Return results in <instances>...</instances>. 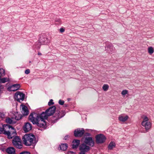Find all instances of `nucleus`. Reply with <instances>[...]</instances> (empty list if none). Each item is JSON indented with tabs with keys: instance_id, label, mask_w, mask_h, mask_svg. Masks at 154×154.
Segmentation results:
<instances>
[{
	"instance_id": "26",
	"label": "nucleus",
	"mask_w": 154,
	"mask_h": 154,
	"mask_svg": "<svg viewBox=\"0 0 154 154\" xmlns=\"http://www.w3.org/2000/svg\"><path fill=\"white\" fill-rule=\"evenodd\" d=\"M9 79L8 78H4L1 79V77L0 78V82L4 83L6 82H9Z\"/></svg>"
},
{
	"instance_id": "16",
	"label": "nucleus",
	"mask_w": 154,
	"mask_h": 154,
	"mask_svg": "<svg viewBox=\"0 0 154 154\" xmlns=\"http://www.w3.org/2000/svg\"><path fill=\"white\" fill-rule=\"evenodd\" d=\"M36 124L39 127H44L46 125V123L45 120L39 119Z\"/></svg>"
},
{
	"instance_id": "9",
	"label": "nucleus",
	"mask_w": 154,
	"mask_h": 154,
	"mask_svg": "<svg viewBox=\"0 0 154 154\" xmlns=\"http://www.w3.org/2000/svg\"><path fill=\"white\" fill-rule=\"evenodd\" d=\"M85 131L83 128H78L74 131V134L75 137H81L84 134Z\"/></svg>"
},
{
	"instance_id": "10",
	"label": "nucleus",
	"mask_w": 154,
	"mask_h": 154,
	"mask_svg": "<svg viewBox=\"0 0 154 154\" xmlns=\"http://www.w3.org/2000/svg\"><path fill=\"white\" fill-rule=\"evenodd\" d=\"M56 109V107L55 106H53L49 107L46 110L48 116H50L52 115L55 112Z\"/></svg>"
},
{
	"instance_id": "28",
	"label": "nucleus",
	"mask_w": 154,
	"mask_h": 154,
	"mask_svg": "<svg viewBox=\"0 0 154 154\" xmlns=\"http://www.w3.org/2000/svg\"><path fill=\"white\" fill-rule=\"evenodd\" d=\"M148 53L150 55L152 54L154 52V50L153 47H149L148 48Z\"/></svg>"
},
{
	"instance_id": "5",
	"label": "nucleus",
	"mask_w": 154,
	"mask_h": 154,
	"mask_svg": "<svg viewBox=\"0 0 154 154\" xmlns=\"http://www.w3.org/2000/svg\"><path fill=\"white\" fill-rule=\"evenodd\" d=\"M29 119L33 124H36L37 123L39 119L38 114L35 112L30 114Z\"/></svg>"
},
{
	"instance_id": "34",
	"label": "nucleus",
	"mask_w": 154,
	"mask_h": 154,
	"mask_svg": "<svg viewBox=\"0 0 154 154\" xmlns=\"http://www.w3.org/2000/svg\"><path fill=\"white\" fill-rule=\"evenodd\" d=\"M58 103L60 105H62L64 104V101L63 100H59Z\"/></svg>"
},
{
	"instance_id": "2",
	"label": "nucleus",
	"mask_w": 154,
	"mask_h": 154,
	"mask_svg": "<svg viewBox=\"0 0 154 154\" xmlns=\"http://www.w3.org/2000/svg\"><path fill=\"white\" fill-rule=\"evenodd\" d=\"M5 127L9 129L8 131H5L3 132V134L7 136L8 138L11 139L16 136L17 133L16 130L14 127L8 125H6Z\"/></svg>"
},
{
	"instance_id": "13",
	"label": "nucleus",
	"mask_w": 154,
	"mask_h": 154,
	"mask_svg": "<svg viewBox=\"0 0 154 154\" xmlns=\"http://www.w3.org/2000/svg\"><path fill=\"white\" fill-rule=\"evenodd\" d=\"M106 50L109 54H112L114 52L115 48L111 44L107 45L105 47Z\"/></svg>"
},
{
	"instance_id": "11",
	"label": "nucleus",
	"mask_w": 154,
	"mask_h": 154,
	"mask_svg": "<svg viewBox=\"0 0 154 154\" xmlns=\"http://www.w3.org/2000/svg\"><path fill=\"white\" fill-rule=\"evenodd\" d=\"M65 114V112L64 111L62 110L60 112L59 111L57 114L56 113L55 116L53 117V119L57 120L63 117Z\"/></svg>"
},
{
	"instance_id": "14",
	"label": "nucleus",
	"mask_w": 154,
	"mask_h": 154,
	"mask_svg": "<svg viewBox=\"0 0 154 154\" xmlns=\"http://www.w3.org/2000/svg\"><path fill=\"white\" fill-rule=\"evenodd\" d=\"M20 87V85L19 84H15L9 87L8 89L10 91H15L18 90Z\"/></svg>"
},
{
	"instance_id": "22",
	"label": "nucleus",
	"mask_w": 154,
	"mask_h": 154,
	"mask_svg": "<svg viewBox=\"0 0 154 154\" xmlns=\"http://www.w3.org/2000/svg\"><path fill=\"white\" fill-rule=\"evenodd\" d=\"M39 41L40 43L42 44H44L45 43H46L47 41V38L43 37V35H41L40 37L39 38Z\"/></svg>"
},
{
	"instance_id": "25",
	"label": "nucleus",
	"mask_w": 154,
	"mask_h": 154,
	"mask_svg": "<svg viewBox=\"0 0 154 154\" xmlns=\"http://www.w3.org/2000/svg\"><path fill=\"white\" fill-rule=\"evenodd\" d=\"M67 144H62L60 145V149L63 151L66 150L67 149Z\"/></svg>"
},
{
	"instance_id": "6",
	"label": "nucleus",
	"mask_w": 154,
	"mask_h": 154,
	"mask_svg": "<svg viewBox=\"0 0 154 154\" xmlns=\"http://www.w3.org/2000/svg\"><path fill=\"white\" fill-rule=\"evenodd\" d=\"M25 94L20 91L17 92L15 94L14 98L18 102L23 101L25 98Z\"/></svg>"
},
{
	"instance_id": "23",
	"label": "nucleus",
	"mask_w": 154,
	"mask_h": 154,
	"mask_svg": "<svg viewBox=\"0 0 154 154\" xmlns=\"http://www.w3.org/2000/svg\"><path fill=\"white\" fill-rule=\"evenodd\" d=\"M14 117H12L11 118H7L6 119V122L7 123L10 124H14L15 123V122L14 121Z\"/></svg>"
},
{
	"instance_id": "1",
	"label": "nucleus",
	"mask_w": 154,
	"mask_h": 154,
	"mask_svg": "<svg viewBox=\"0 0 154 154\" xmlns=\"http://www.w3.org/2000/svg\"><path fill=\"white\" fill-rule=\"evenodd\" d=\"M24 144L26 146L33 145L35 142V136L32 134H26L22 137Z\"/></svg>"
},
{
	"instance_id": "3",
	"label": "nucleus",
	"mask_w": 154,
	"mask_h": 154,
	"mask_svg": "<svg viewBox=\"0 0 154 154\" xmlns=\"http://www.w3.org/2000/svg\"><path fill=\"white\" fill-rule=\"evenodd\" d=\"M13 146L16 148L21 149L23 147L21 139L18 136H15L12 140Z\"/></svg>"
},
{
	"instance_id": "7",
	"label": "nucleus",
	"mask_w": 154,
	"mask_h": 154,
	"mask_svg": "<svg viewBox=\"0 0 154 154\" xmlns=\"http://www.w3.org/2000/svg\"><path fill=\"white\" fill-rule=\"evenodd\" d=\"M96 139L97 143H101L105 141L106 137L104 135L100 134L96 136Z\"/></svg>"
},
{
	"instance_id": "42",
	"label": "nucleus",
	"mask_w": 154,
	"mask_h": 154,
	"mask_svg": "<svg viewBox=\"0 0 154 154\" xmlns=\"http://www.w3.org/2000/svg\"><path fill=\"white\" fill-rule=\"evenodd\" d=\"M4 115L3 114H1V117L2 118H3V117H4Z\"/></svg>"
},
{
	"instance_id": "35",
	"label": "nucleus",
	"mask_w": 154,
	"mask_h": 154,
	"mask_svg": "<svg viewBox=\"0 0 154 154\" xmlns=\"http://www.w3.org/2000/svg\"><path fill=\"white\" fill-rule=\"evenodd\" d=\"M4 86L3 85H0V94L2 93L3 90Z\"/></svg>"
},
{
	"instance_id": "4",
	"label": "nucleus",
	"mask_w": 154,
	"mask_h": 154,
	"mask_svg": "<svg viewBox=\"0 0 154 154\" xmlns=\"http://www.w3.org/2000/svg\"><path fill=\"white\" fill-rule=\"evenodd\" d=\"M141 125L142 126L145 127L146 131H148V130L151 128V123L149 121V119L146 116H144L143 118V120L141 123Z\"/></svg>"
},
{
	"instance_id": "12",
	"label": "nucleus",
	"mask_w": 154,
	"mask_h": 154,
	"mask_svg": "<svg viewBox=\"0 0 154 154\" xmlns=\"http://www.w3.org/2000/svg\"><path fill=\"white\" fill-rule=\"evenodd\" d=\"M85 143L91 146H93L94 145V142L91 137H86L84 141Z\"/></svg>"
},
{
	"instance_id": "29",
	"label": "nucleus",
	"mask_w": 154,
	"mask_h": 154,
	"mask_svg": "<svg viewBox=\"0 0 154 154\" xmlns=\"http://www.w3.org/2000/svg\"><path fill=\"white\" fill-rule=\"evenodd\" d=\"M109 86L108 84H104L102 87V89L104 91H107L109 89Z\"/></svg>"
},
{
	"instance_id": "37",
	"label": "nucleus",
	"mask_w": 154,
	"mask_h": 154,
	"mask_svg": "<svg viewBox=\"0 0 154 154\" xmlns=\"http://www.w3.org/2000/svg\"><path fill=\"white\" fill-rule=\"evenodd\" d=\"M25 72L26 74H28L30 72V71L29 69H27L25 70Z\"/></svg>"
},
{
	"instance_id": "15",
	"label": "nucleus",
	"mask_w": 154,
	"mask_h": 154,
	"mask_svg": "<svg viewBox=\"0 0 154 154\" xmlns=\"http://www.w3.org/2000/svg\"><path fill=\"white\" fill-rule=\"evenodd\" d=\"M32 128V125L29 122L25 123L23 128V130L25 132H27L30 131Z\"/></svg>"
},
{
	"instance_id": "20",
	"label": "nucleus",
	"mask_w": 154,
	"mask_h": 154,
	"mask_svg": "<svg viewBox=\"0 0 154 154\" xmlns=\"http://www.w3.org/2000/svg\"><path fill=\"white\" fill-rule=\"evenodd\" d=\"M128 118L129 117L127 115L124 116L122 115H120L119 116L118 119L120 121L124 122L126 121Z\"/></svg>"
},
{
	"instance_id": "39",
	"label": "nucleus",
	"mask_w": 154,
	"mask_h": 154,
	"mask_svg": "<svg viewBox=\"0 0 154 154\" xmlns=\"http://www.w3.org/2000/svg\"><path fill=\"white\" fill-rule=\"evenodd\" d=\"M67 154H75V153L73 152L69 151L68 152Z\"/></svg>"
},
{
	"instance_id": "33",
	"label": "nucleus",
	"mask_w": 154,
	"mask_h": 154,
	"mask_svg": "<svg viewBox=\"0 0 154 154\" xmlns=\"http://www.w3.org/2000/svg\"><path fill=\"white\" fill-rule=\"evenodd\" d=\"M54 104V103L53 102V100L51 99L50 101L48 102V105L49 106H50L51 105H52Z\"/></svg>"
},
{
	"instance_id": "44",
	"label": "nucleus",
	"mask_w": 154,
	"mask_h": 154,
	"mask_svg": "<svg viewBox=\"0 0 154 154\" xmlns=\"http://www.w3.org/2000/svg\"><path fill=\"white\" fill-rule=\"evenodd\" d=\"M79 154H86L84 153H80Z\"/></svg>"
},
{
	"instance_id": "30",
	"label": "nucleus",
	"mask_w": 154,
	"mask_h": 154,
	"mask_svg": "<svg viewBox=\"0 0 154 154\" xmlns=\"http://www.w3.org/2000/svg\"><path fill=\"white\" fill-rule=\"evenodd\" d=\"M5 75V71L2 68L0 69V78L4 76Z\"/></svg>"
},
{
	"instance_id": "40",
	"label": "nucleus",
	"mask_w": 154,
	"mask_h": 154,
	"mask_svg": "<svg viewBox=\"0 0 154 154\" xmlns=\"http://www.w3.org/2000/svg\"><path fill=\"white\" fill-rule=\"evenodd\" d=\"M56 21L57 22H59V23H60V22H61V20H60V19H58L56 20Z\"/></svg>"
},
{
	"instance_id": "43",
	"label": "nucleus",
	"mask_w": 154,
	"mask_h": 154,
	"mask_svg": "<svg viewBox=\"0 0 154 154\" xmlns=\"http://www.w3.org/2000/svg\"><path fill=\"white\" fill-rule=\"evenodd\" d=\"M38 55H42L41 53L40 52H39L38 53Z\"/></svg>"
},
{
	"instance_id": "38",
	"label": "nucleus",
	"mask_w": 154,
	"mask_h": 154,
	"mask_svg": "<svg viewBox=\"0 0 154 154\" xmlns=\"http://www.w3.org/2000/svg\"><path fill=\"white\" fill-rule=\"evenodd\" d=\"M60 32L62 33L64 32L65 29L63 28H61L60 29Z\"/></svg>"
},
{
	"instance_id": "8",
	"label": "nucleus",
	"mask_w": 154,
	"mask_h": 154,
	"mask_svg": "<svg viewBox=\"0 0 154 154\" xmlns=\"http://www.w3.org/2000/svg\"><path fill=\"white\" fill-rule=\"evenodd\" d=\"M79 150L81 151L80 153H85L90 150V147L85 144L83 143L81 144L79 146Z\"/></svg>"
},
{
	"instance_id": "24",
	"label": "nucleus",
	"mask_w": 154,
	"mask_h": 154,
	"mask_svg": "<svg viewBox=\"0 0 154 154\" xmlns=\"http://www.w3.org/2000/svg\"><path fill=\"white\" fill-rule=\"evenodd\" d=\"M22 116L21 115L19 114L17 112L15 113L14 115V119L17 120H19L21 118Z\"/></svg>"
},
{
	"instance_id": "27",
	"label": "nucleus",
	"mask_w": 154,
	"mask_h": 154,
	"mask_svg": "<svg viewBox=\"0 0 154 154\" xmlns=\"http://www.w3.org/2000/svg\"><path fill=\"white\" fill-rule=\"evenodd\" d=\"M115 146V144L112 142H111L109 145L108 148L109 149L111 150Z\"/></svg>"
},
{
	"instance_id": "32",
	"label": "nucleus",
	"mask_w": 154,
	"mask_h": 154,
	"mask_svg": "<svg viewBox=\"0 0 154 154\" xmlns=\"http://www.w3.org/2000/svg\"><path fill=\"white\" fill-rule=\"evenodd\" d=\"M6 125H4L3 126V128H0V134L2 133L3 132H4L5 131H6L7 128L5 127V126Z\"/></svg>"
},
{
	"instance_id": "19",
	"label": "nucleus",
	"mask_w": 154,
	"mask_h": 154,
	"mask_svg": "<svg viewBox=\"0 0 154 154\" xmlns=\"http://www.w3.org/2000/svg\"><path fill=\"white\" fill-rule=\"evenodd\" d=\"M72 148L73 149L77 148L80 144V140H74L72 142Z\"/></svg>"
},
{
	"instance_id": "31",
	"label": "nucleus",
	"mask_w": 154,
	"mask_h": 154,
	"mask_svg": "<svg viewBox=\"0 0 154 154\" xmlns=\"http://www.w3.org/2000/svg\"><path fill=\"white\" fill-rule=\"evenodd\" d=\"M128 93V91L126 90H123L121 92V94L123 97H124Z\"/></svg>"
},
{
	"instance_id": "17",
	"label": "nucleus",
	"mask_w": 154,
	"mask_h": 154,
	"mask_svg": "<svg viewBox=\"0 0 154 154\" xmlns=\"http://www.w3.org/2000/svg\"><path fill=\"white\" fill-rule=\"evenodd\" d=\"M6 151L9 154H16L15 149L13 147H8L6 149Z\"/></svg>"
},
{
	"instance_id": "18",
	"label": "nucleus",
	"mask_w": 154,
	"mask_h": 154,
	"mask_svg": "<svg viewBox=\"0 0 154 154\" xmlns=\"http://www.w3.org/2000/svg\"><path fill=\"white\" fill-rule=\"evenodd\" d=\"M38 115L39 119L42 120H45V119H47L48 117L49 116H48L46 110L45 112H43L40 115L38 114Z\"/></svg>"
},
{
	"instance_id": "21",
	"label": "nucleus",
	"mask_w": 154,
	"mask_h": 154,
	"mask_svg": "<svg viewBox=\"0 0 154 154\" xmlns=\"http://www.w3.org/2000/svg\"><path fill=\"white\" fill-rule=\"evenodd\" d=\"M22 113L24 116H26L29 114V111L27 108L25 106H23L22 107Z\"/></svg>"
},
{
	"instance_id": "36",
	"label": "nucleus",
	"mask_w": 154,
	"mask_h": 154,
	"mask_svg": "<svg viewBox=\"0 0 154 154\" xmlns=\"http://www.w3.org/2000/svg\"><path fill=\"white\" fill-rule=\"evenodd\" d=\"M19 154H30L29 152L23 151L20 152Z\"/></svg>"
},
{
	"instance_id": "41",
	"label": "nucleus",
	"mask_w": 154,
	"mask_h": 154,
	"mask_svg": "<svg viewBox=\"0 0 154 154\" xmlns=\"http://www.w3.org/2000/svg\"><path fill=\"white\" fill-rule=\"evenodd\" d=\"M68 135L64 137V139L65 140H66L68 139Z\"/></svg>"
}]
</instances>
